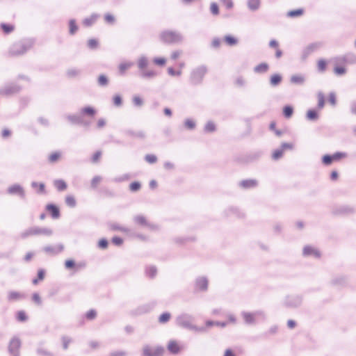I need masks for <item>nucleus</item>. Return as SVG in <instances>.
Listing matches in <instances>:
<instances>
[{
    "mask_svg": "<svg viewBox=\"0 0 356 356\" xmlns=\"http://www.w3.org/2000/svg\"><path fill=\"white\" fill-rule=\"evenodd\" d=\"M207 73V69L204 67H200L194 70L191 75V80L192 83L197 85L200 83L205 74Z\"/></svg>",
    "mask_w": 356,
    "mask_h": 356,
    "instance_id": "nucleus-1",
    "label": "nucleus"
},
{
    "mask_svg": "<svg viewBox=\"0 0 356 356\" xmlns=\"http://www.w3.org/2000/svg\"><path fill=\"white\" fill-rule=\"evenodd\" d=\"M161 40L166 44L177 43L181 40V37L172 31H164L161 34Z\"/></svg>",
    "mask_w": 356,
    "mask_h": 356,
    "instance_id": "nucleus-2",
    "label": "nucleus"
},
{
    "mask_svg": "<svg viewBox=\"0 0 356 356\" xmlns=\"http://www.w3.org/2000/svg\"><path fill=\"white\" fill-rule=\"evenodd\" d=\"M164 353V348L161 346H146L143 348L144 356H161Z\"/></svg>",
    "mask_w": 356,
    "mask_h": 356,
    "instance_id": "nucleus-3",
    "label": "nucleus"
},
{
    "mask_svg": "<svg viewBox=\"0 0 356 356\" xmlns=\"http://www.w3.org/2000/svg\"><path fill=\"white\" fill-rule=\"evenodd\" d=\"M346 156V153L337 152L332 155L327 154V155L323 156L322 161L325 165H328L331 164L332 162L340 161L341 159L345 158Z\"/></svg>",
    "mask_w": 356,
    "mask_h": 356,
    "instance_id": "nucleus-4",
    "label": "nucleus"
},
{
    "mask_svg": "<svg viewBox=\"0 0 356 356\" xmlns=\"http://www.w3.org/2000/svg\"><path fill=\"white\" fill-rule=\"evenodd\" d=\"M167 348L170 353L176 355L181 351L183 347L178 341L172 339L169 341Z\"/></svg>",
    "mask_w": 356,
    "mask_h": 356,
    "instance_id": "nucleus-5",
    "label": "nucleus"
},
{
    "mask_svg": "<svg viewBox=\"0 0 356 356\" xmlns=\"http://www.w3.org/2000/svg\"><path fill=\"white\" fill-rule=\"evenodd\" d=\"M337 63L334 67V72L337 75H342L346 73V70L345 67V64L346 63V59L345 58H341L337 59Z\"/></svg>",
    "mask_w": 356,
    "mask_h": 356,
    "instance_id": "nucleus-6",
    "label": "nucleus"
},
{
    "mask_svg": "<svg viewBox=\"0 0 356 356\" xmlns=\"http://www.w3.org/2000/svg\"><path fill=\"white\" fill-rule=\"evenodd\" d=\"M46 210L49 213L53 218L56 219L59 218L60 211L56 205L53 204H48L46 206Z\"/></svg>",
    "mask_w": 356,
    "mask_h": 356,
    "instance_id": "nucleus-7",
    "label": "nucleus"
},
{
    "mask_svg": "<svg viewBox=\"0 0 356 356\" xmlns=\"http://www.w3.org/2000/svg\"><path fill=\"white\" fill-rule=\"evenodd\" d=\"M19 348L20 341L18 339H13L10 341L9 350L14 356H17Z\"/></svg>",
    "mask_w": 356,
    "mask_h": 356,
    "instance_id": "nucleus-8",
    "label": "nucleus"
},
{
    "mask_svg": "<svg viewBox=\"0 0 356 356\" xmlns=\"http://www.w3.org/2000/svg\"><path fill=\"white\" fill-rule=\"evenodd\" d=\"M303 254L306 256L313 255L316 257H320V252H318V250L316 248L309 245L305 246L304 248Z\"/></svg>",
    "mask_w": 356,
    "mask_h": 356,
    "instance_id": "nucleus-9",
    "label": "nucleus"
},
{
    "mask_svg": "<svg viewBox=\"0 0 356 356\" xmlns=\"http://www.w3.org/2000/svg\"><path fill=\"white\" fill-rule=\"evenodd\" d=\"M328 65V61L325 58H320L316 62L317 70L320 72H324Z\"/></svg>",
    "mask_w": 356,
    "mask_h": 356,
    "instance_id": "nucleus-10",
    "label": "nucleus"
},
{
    "mask_svg": "<svg viewBox=\"0 0 356 356\" xmlns=\"http://www.w3.org/2000/svg\"><path fill=\"white\" fill-rule=\"evenodd\" d=\"M8 191L10 194H17L19 195H24L23 188L19 185H13L8 188Z\"/></svg>",
    "mask_w": 356,
    "mask_h": 356,
    "instance_id": "nucleus-11",
    "label": "nucleus"
},
{
    "mask_svg": "<svg viewBox=\"0 0 356 356\" xmlns=\"http://www.w3.org/2000/svg\"><path fill=\"white\" fill-rule=\"evenodd\" d=\"M282 81V76L280 74H273L270 77V83L273 86L279 85Z\"/></svg>",
    "mask_w": 356,
    "mask_h": 356,
    "instance_id": "nucleus-12",
    "label": "nucleus"
},
{
    "mask_svg": "<svg viewBox=\"0 0 356 356\" xmlns=\"http://www.w3.org/2000/svg\"><path fill=\"white\" fill-rule=\"evenodd\" d=\"M257 185V181L254 179L243 180L240 183V186L244 188H249L255 187Z\"/></svg>",
    "mask_w": 356,
    "mask_h": 356,
    "instance_id": "nucleus-13",
    "label": "nucleus"
},
{
    "mask_svg": "<svg viewBox=\"0 0 356 356\" xmlns=\"http://www.w3.org/2000/svg\"><path fill=\"white\" fill-rule=\"evenodd\" d=\"M179 70H175L172 67H169L168 69V72L170 76H180L182 74L181 69L184 67V63H180L179 65Z\"/></svg>",
    "mask_w": 356,
    "mask_h": 356,
    "instance_id": "nucleus-14",
    "label": "nucleus"
},
{
    "mask_svg": "<svg viewBox=\"0 0 356 356\" xmlns=\"http://www.w3.org/2000/svg\"><path fill=\"white\" fill-rule=\"evenodd\" d=\"M23 298V295L17 291H10L8 295L9 301H16Z\"/></svg>",
    "mask_w": 356,
    "mask_h": 356,
    "instance_id": "nucleus-15",
    "label": "nucleus"
},
{
    "mask_svg": "<svg viewBox=\"0 0 356 356\" xmlns=\"http://www.w3.org/2000/svg\"><path fill=\"white\" fill-rule=\"evenodd\" d=\"M54 184L59 191H65L67 188V184L63 179L55 180Z\"/></svg>",
    "mask_w": 356,
    "mask_h": 356,
    "instance_id": "nucleus-16",
    "label": "nucleus"
},
{
    "mask_svg": "<svg viewBox=\"0 0 356 356\" xmlns=\"http://www.w3.org/2000/svg\"><path fill=\"white\" fill-rule=\"evenodd\" d=\"M269 69V66L266 63L259 64L254 67V72L257 73H264Z\"/></svg>",
    "mask_w": 356,
    "mask_h": 356,
    "instance_id": "nucleus-17",
    "label": "nucleus"
},
{
    "mask_svg": "<svg viewBox=\"0 0 356 356\" xmlns=\"http://www.w3.org/2000/svg\"><path fill=\"white\" fill-rule=\"evenodd\" d=\"M291 81L294 84H302L305 81V77L302 74H294L291 77Z\"/></svg>",
    "mask_w": 356,
    "mask_h": 356,
    "instance_id": "nucleus-18",
    "label": "nucleus"
},
{
    "mask_svg": "<svg viewBox=\"0 0 356 356\" xmlns=\"http://www.w3.org/2000/svg\"><path fill=\"white\" fill-rule=\"evenodd\" d=\"M196 285L199 290H206L208 286V282L204 278H200L197 281Z\"/></svg>",
    "mask_w": 356,
    "mask_h": 356,
    "instance_id": "nucleus-19",
    "label": "nucleus"
},
{
    "mask_svg": "<svg viewBox=\"0 0 356 356\" xmlns=\"http://www.w3.org/2000/svg\"><path fill=\"white\" fill-rule=\"evenodd\" d=\"M32 187L33 188H35L38 193H45V186L43 183L33 182Z\"/></svg>",
    "mask_w": 356,
    "mask_h": 356,
    "instance_id": "nucleus-20",
    "label": "nucleus"
},
{
    "mask_svg": "<svg viewBox=\"0 0 356 356\" xmlns=\"http://www.w3.org/2000/svg\"><path fill=\"white\" fill-rule=\"evenodd\" d=\"M304 13L303 9L298 8L293 10H290L287 13V16L290 17H297L301 16Z\"/></svg>",
    "mask_w": 356,
    "mask_h": 356,
    "instance_id": "nucleus-21",
    "label": "nucleus"
},
{
    "mask_svg": "<svg viewBox=\"0 0 356 356\" xmlns=\"http://www.w3.org/2000/svg\"><path fill=\"white\" fill-rule=\"evenodd\" d=\"M224 41L229 46H234L237 44L238 40L232 35H226L224 38Z\"/></svg>",
    "mask_w": 356,
    "mask_h": 356,
    "instance_id": "nucleus-22",
    "label": "nucleus"
},
{
    "mask_svg": "<svg viewBox=\"0 0 356 356\" xmlns=\"http://www.w3.org/2000/svg\"><path fill=\"white\" fill-rule=\"evenodd\" d=\"M61 157V152H54L49 154V161L51 163H55L58 161Z\"/></svg>",
    "mask_w": 356,
    "mask_h": 356,
    "instance_id": "nucleus-23",
    "label": "nucleus"
},
{
    "mask_svg": "<svg viewBox=\"0 0 356 356\" xmlns=\"http://www.w3.org/2000/svg\"><path fill=\"white\" fill-rule=\"evenodd\" d=\"M16 318L18 321L24 322L27 320L28 316L24 311L21 310L17 312Z\"/></svg>",
    "mask_w": 356,
    "mask_h": 356,
    "instance_id": "nucleus-24",
    "label": "nucleus"
},
{
    "mask_svg": "<svg viewBox=\"0 0 356 356\" xmlns=\"http://www.w3.org/2000/svg\"><path fill=\"white\" fill-rule=\"evenodd\" d=\"M65 202L70 207H74L76 205V200L73 195H67L65 197Z\"/></svg>",
    "mask_w": 356,
    "mask_h": 356,
    "instance_id": "nucleus-25",
    "label": "nucleus"
},
{
    "mask_svg": "<svg viewBox=\"0 0 356 356\" xmlns=\"http://www.w3.org/2000/svg\"><path fill=\"white\" fill-rule=\"evenodd\" d=\"M1 27L3 32L6 34L11 33L15 29L13 25L4 23L1 24Z\"/></svg>",
    "mask_w": 356,
    "mask_h": 356,
    "instance_id": "nucleus-26",
    "label": "nucleus"
},
{
    "mask_svg": "<svg viewBox=\"0 0 356 356\" xmlns=\"http://www.w3.org/2000/svg\"><path fill=\"white\" fill-rule=\"evenodd\" d=\"M87 44L90 49H94L97 48L99 45V41L95 38H90L88 40Z\"/></svg>",
    "mask_w": 356,
    "mask_h": 356,
    "instance_id": "nucleus-27",
    "label": "nucleus"
},
{
    "mask_svg": "<svg viewBox=\"0 0 356 356\" xmlns=\"http://www.w3.org/2000/svg\"><path fill=\"white\" fill-rule=\"evenodd\" d=\"M293 112V108L290 106H286L283 108V113H284V116L287 118H289L291 117Z\"/></svg>",
    "mask_w": 356,
    "mask_h": 356,
    "instance_id": "nucleus-28",
    "label": "nucleus"
},
{
    "mask_svg": "<svg viewBox=\"0 0 356 356\" xmlns=\"http://www.w3.org/2000/svg\"><path fill=\"white\" fill-rule=\"evenodd\" d=\"M170 317H171V315L170 313H168V312L163 313L159 316V321L161 323H165L170 319Z\"/></svg>",
    "mask_w": 356,
    "mask_h": 356,
    "instance_id": "nucleus-29",
    "label": "nucleus"
},
{
    "mask_svg": "<svg viewBox=\"0 0 356 356\" xmlns=\"http://www.w3.org/2000/svg\"><path fill=\"white\" fill-rule=\"evenodd\" d=\"M82 113L90 116H94L96 111L92 107L88 106L82 109Z\"/></svg>",
    "mask_w": 356,
    "mask_h": 356,
    "instance_id": "nucleus-30",
    "label": "nucleus"
},
{
    "mask_svg": "<svg viewBox=\"0 0 356 356\" xmlns=\"http://www.w3.org/2000/svg\"><path fill=\"white\" fill-rule=\"evenodd\" d=\"M145 161L150 163L153 164L157 161V157L154 154H147L145 157Z\"/></svg>",
    "mask_w": 356,
    "mask_h": 356,
    "instance_id": "nucleus-31",
    "label": "nucleus"
},
{
    "mask_svg": "<svg viewBox=\"0 0 356 356\" xmlns=\"http://www.w3.org/2000/svg\"><path fill=\"white\" fill-rule=\"evenodd\" d=\"M140 187H141V185H140V182H138V181H134V182L131 183L129 185V189L133 192L139 191Z\"/></svg>",
    "mask_w": 356,
    "mask_h": 356,
    "instance_id": "nucleus-32",
    "label": "nucleus"
},
{
    "mask_svg": "<svg viewBox=\"0 0 356 356\" xmlns=\"http://www.w3.org/2000/svg\"><path fill=\"white\" fill-rule=\"evenodd\" d=\"M259 4H260V0H249L248 1V6L252 10H255V9L258 8Z\"/></svg>",
    "mask_w": 356,
    "mask_h": 356,
    "instance_id": "nucleus-33",
    "label": "nucleus"
},
{
    "mask_svg": "<svg viewBox=\"0 0 356 356\" xmlns=\"http://www.w3.org/2000/svg\"><path fill=\"white\" fill-rule=\"evenodd\" d=\"M70 33L74 34L78 29L75 20L71 19L69 23Z\"/></svg>",
    "mask_w": 356,
    "mask_h": 356,
    "instance_id": "nucleus-34",
    "label": "nucleus"
},
{
    "mask_svg": "<svg viewBox=\"0 0 356 356\" xmlns=\"http://www.w3.org/2000/svg\"><path fill=\"white\" fill-rule=\"evenodd\" d=\"M44 277V272L43 270L40 269L38 272V278L33 280V283L34 284H37L39 281H41Z\"/></svg>",
    "mask_w": 356,
    "mask_h": 356,
    "instance_id": "nucleus-35",
    "label": "nucleus"
},
{
    "mask_svg": "<svg viewBox=\"0 0 356 356\" xmlns=\"http://www.w3.org/2000/svg\"><path fill=\"white\" fill-rule=\"evenodd\" d=\"M97 316V312L95 309H90L86 314V318L88 320H93Z\"/></svg>",
    "mask_w": 356,
    "mask_h": 356,
    "instance_id": "nucleus-36",
    "label": "nucleus"
},
{
    "mask_svg": "<svg viewBox=\"0 0 356 356\" xmlns=\"http://www.w3.org/2000/svg\"><path fill=\"white\" fill-rule=\"evenodd\" d=\"M108 80L105 75L101 74L98 77V83L100 86H106L108 84Z\"/></svg>",
    "mask_w": 356,
    "mask_h": 356,
    "instance_id": "nucleus-37",
    "label": "nucleus"
},
{
    "mask_svg": "<svg viewBox=\"0 0 356 356\" xmlns=\"http://www.w3.org/2000/svg\"><path fill=\"white\" fill-rule=\"evenodd\" d=\"M102 155V151H97L96 152L94 153V154L92 156V161L93 163H97L100 160Z\"/></svg>",
    "mask_w": 356,
    "mask_h": 356,
    "instance_id": "nucleus-38",
    "label": "nucleus"
},
{
    "mask_svg": "<svg viewBox=\"0 0 356 356\" xmlns=\"http://www.w3.org/2000/svg\"><path fill=\"white\" fill-rule=\"evenodd\" d=\"M204 129L207 132H213L216 130V125L213 122H209Z\"/></svg>",
    "mask_w": 356,
    "mask_h": 356,
    "instance_id": "nucleus-39",
    "label": "nucleus"
},
{
    "mask_svg": "<svg viewBox=\"0 0 356 356\" xmlns=\"http://www.w3.org/2000/svg\"><path fill=\"white\" fill-rule=\"evenodd\" d=\"M325 104V98L322 93L318 95V106L319 108H322Z\"/></svg>",
    "mask_w": 356,
    "mask_h": 356,
    "instance_id": "nucleus-40",
    "label": "nucleus"
},
{
    "mask_svg": "<svg viewBox=\"0 0 356 356\" xmlns=\"http://www.w3.org/2000/svg\"><path fill=\"white\" fill-rule=\"evenodd\" d=\"M307 116L309 120H316L318 118V113L314 110H309L307 113Z\"/></svg>",
    "mask_w": 356,
    "mask_h": 356,
    "instance_id": "nucleus-41",
    "label": "nucleus"
},
{
    "mask_svg": "<svg viewBox=\"0 0 356 356\" xmlns=\"http://www.w3.org/2000/svg\"><path fill=\"white\" fill-rule=\"evenodd\" d=\"M50 231L44 229H34L31 231V234H49Z\"/></svg>",
    "mask_w": 356,
    "mask_h": 356,
    "instance_id": "nucleus-42",
    "label": "nucleus"
},
{
    "mask_svg": "<svg viewBox=\"0 0 356 356\" xmlns=\"http://www.w3.org/2000/svg\"><path fill=\"white\" fill-rule=\"evenodd\" d=\"M130 67V63H124L120 65L119 70L122 74H124L126 72V70H128Z\"/></svg>",
    "mask_w": 356,
    "mask_h": 356,
    "instance_id": "nucleus-43",
    "label": "nucleus"
},
{
    "mask_svg": "<svg viewBox=\"0 0 356 356\" xmlns=\"http://www.w3.org/2000/svg\"><path fill=\"white\" fill-rule=\"evenodd\" d=\"M284 150L281 148L280 149H276L273 153V158L275 160L282 157Z\"/></svg>",
    "mask_w": 356,
    "mask_h": 356,
    "instance_id": "nucleus-44",
    "label": "nucleus"
},
{
    "mask_svg": "<svg viewBox=\"0 0 356 356\" xmlns=\"http://www.w3.org/2000/svg\"><path fill=\"white\" fill-rule=\"evenodd\" d=\"M135 221L139 225H147L146 218L143 216H138L136 217Z\"/></svg>",
    "mask_w": 356,
    "mask_h": 356,
    "instance_id": "nucleus-45",
    "label": "nucleus"
},
{
    "mask_svg": "<svg viewBox=\"0 0 356 356\" xmlns=\"http://www.w3.org/2000/svg\"><path fill=\"white\" fill-rule=\"evenodd\" d=\"M254 315L251 313L244 314V319L247 323H252L254 321Z\"/></svg>",
    "mask_w": 356,
    "mask_h": 356,
    "instance_id": "nucleus-46",
    "label": "nucleus"
},
{
    "mask_svg": "<svg viewBox=\"0 0 356 356\" xmlns=\"http://www.w3.org/2000/svg\"><path fill=\"white\" fill-rule=\"evenodd\" d=\"M211 12L215 15H217L219 13V8L218 6L216 3H212L210 6Z\"/></svg>",
    "mask_w": 356,
    "mask_h": 356,
    "instance_id": "nucleus-47",
    "label": "nucleus"
},
{
    "mask_svg": "<svg viewBox=\"0 0 356 356\" xmlns=\"http://www.w3.org/2000/svg\"><path fill=\"white\" fill-rule=\"evenodd\" d=\"M153 62L157 65L163 66L165 64L166 60L163 58H155Z\"/></svg>",
    "mask_w": 356,
    "mask_h": 356,
    "instance_id": "nucleus-48",
    "label": "nucleus"
},
{
    "mask_svg": "<svg viewBox=\"0 0 356 356\" xmlns=\"http://www.w3.org/2000/svg\"><path fill=\"white\" fill-rule=\"evenodd\" d=\"M102 181V178L99 176L95 177L91 181V186L94 188H96L100 181Z\"/></svg>",
    "mask_w": 356,
    "mask_h": 356,
    "instance_id": "nucleus-49",
    "label": "nucleus"
},
{
    "mask_svg": "<svg viewBox=\"0 0 356 356\" xmlns=\"http://www.w3.org/2000/svg\"><path fill=\"white\" fill-rule=\"evenodd\" d=\"M222 5L225 6L227 9H230L233 7L234 3L232 0H220Z\"/></svg>",
    "mask_w": 356,
    "mask_h": 356,
    "instance_id": "nucleus-50",
    "label": "nucleus"
},
{
    "mask_svg": "<svg viewBox=\"0 0 356 356\" xmlns=\"http://www.w3.org/2000/svg\"><path fill=\"white\" fill-rule=\"evenodd\" d=\"M65 266L66 268L71 269L75 267V262L72 259L65 261Z\"/></svg>",
    "mask_w": 356,
    "mask_h": 356,
    "instance_id": "nucleus-51",
    "label": "nucleus"
},
{
    "mask_svg": "<svg viewBox=\"0 0 356 356\" xmlns=\"http://www.w3.org/2000/svg\"><path fill=\"white\" fill-rule=\"evenodd\" d=\"M104 19L106 22L109 24H113L115 22V17L110 13H108L105 15Z\"/></svg>",
    "mask_w": 356,
    "mask_h": 356,
    "instance_id": "nucleus-52",
    "label": "nucleus"
},
{
    "mask_svg": "<svg viewBox=\"0 0 356 356\" xmlns=\"http://www.w3.org/2000/svg\"><path fill=\"white\" fill-rule=\"evenodd\" d=\"M112 242L116 245H120L123 243V239L118 236H115L112 238Z\"/></svg>",
    "mask_w": 356,
    "mask_h": 356,
    "instance_id": "nucleus-53",
    "label": "nucleus"
},
{
    "mask_svg": "<svg viewBox=\"0 0 356 356\" xmlns=\"http://www.w3.org/2000/svg\"><path fill=\"white\" fill-rule=\"evenodd\" d=\"M138 66L140 69H144L147 66V60L146 58H141L138 62Z\"/></svg>",
    "mask_w": 356,
    "mask_h": 356,
    "instance_id": "nucleus-54",
    "label": "nucleus"
},
{
    "mask_svg": "<svg viewBox=\"0 0 356 356\" xmlns=\"http://www.w3.org/2000/svg\"><path fill=\"white\" fill-rule=\"evenodd\" d=\"M98 245L100 248L105 249L108 246V241L106 239L102 238L99 241Z\"/></svg>",
    "mask_w": 356,
    "mask_h": 356,
    "instance_id": "nucleus-55",
    "label": "nucleus"
},
{
    "mask_svg": "<svg viewBox=\"0 0 356 356\" xmlns=\"http://www.w3.org/2000/svg\"><path fill=\"white\" fill-rule=\"evenodd\" d=\"M133 102L135 105L140 106L143 104L142 99L138 96H135L133 99Z\"/></svg>",
    "mask_w": 356,
    "mask_h": 356,
    "instance_id": "nucleus-56",
    "label": "nucleus"
},
{
    "mask_svg": "<svg viewBox=\"0 0 356 356\" xmlns=\"http://www.w3.org/2000/svg\"><path fill=\"white\" fill-rule=\"evenodd\" d=\"M95 21V17H92L90 18L86 19L83 22V24L86 26H91L94 23Z\"/></svg>",
    "mask_w": 356,
    "mask_h": 356,
    "instance_id": "nucleus-57",
    "label": "nucleus"
},
{
    "mask_svg": "<svg viewBox=\"0 0 356 356\" xmlns=\"http://www.w3.org/2000/svg\"><path fill=\"white\" fill-rule=\"evenodd\" d=\"M328 102H330V104H332V106H334L336 104V102H337V99H336V96L334 94H330L329 95V97H328Z\"/></svg>",
    "mask_w": 356,
    "mask_h": 356,
    "instance_id": "nucleus-58",
    "label": "nucleus"
},
{
    "mask_svg": "<svg viewBox=\"0 0 356 356\" xmlns=\"http://www.w3.org/2000/svg\"><path fill=\"white\" fill-rule=\"evenodd\" d=\"M221 44V40L219 38H215L214 40H213L212 42H211V45L214 47V48H218L220 46Z\"/></svg>",
    "mask_w": 356,
    "mask_h": 356,
    "instance_id": "nucleus-59",
    "label": "nucleus"
},
{
    "mask_svg": "<svg viewBox=\"0 0 356 356\" xmlns=\"http://www.w3.org/2000/svg\"><path fill=\"white\" fill-rule=\"evenodd\" d=\"M106 124V121L104 118H100L97 120V125L98 128L104 127Z\"/></svg>",
    "mask_w": 356,
    "mask_h": 356,
    "instance_id": "nucleus-60",
    "label": "nucleus"
},
{
    "mask_svg": "<svg viewBox=\"0 0 356 356\" xmlns=\"http://www.w3.org/2000/svg\"><path fill=\"white\" fill-rule=\"evenodd\" d=\"M113 103L116 106H120L121 104H122V99L120 97V96L119 95H115L114 97H113Z\"/></svg>",
    "mask_w": 356,
    "mask_h": 356,
    "instance_id": "nucleus-61",
    "label": "nucleus"
},
{
    "mask_svg": "<svg viewBox=\"0 0 356 356\" xmlns=\"http://www.w3.org/2000/svg\"><path fill=\"white\" fill-rule=\"evenodd\" d=\"M181 51H173L171 54V58L172 60H176L178 58H179V56H181Z\"/></svg>",
    "mask_w": 356,
    "mask_h": 356,
    "instance_id": "nucleus-62",
    "label": "nucleus"
},
{
    "mask_svg": "<svg viewBox=\"0 0 356 356\" xmlns=\"http://www.w3.org/2000/svg\"><path fill=\"white\" fill-rule=\"evenodd\" d=\"M185 125L188 129H193L195 126V124L193 120H188L186 121Z\"/></svg>",
    "mask_w": 356,
    "mask_h": 356,
    "instance_id": "nucleus-63",
    "label": "nucleus"
},
{
    "mask_svg": "<svg viewBox=\"0 0 356 356\" xmlns=\"http://www.w3.org/2000/svg\"><path fill=\"white\" fill-rule=\"evenodd\" d=\"M110 356H125V353L123 351H114L111 353Z\"/></svg>",
    "mask_w": 356,
    "mask_h": 356,
    "instance_id": "nucleus-64",
    "label": "nucleus"
}]
</instances>
